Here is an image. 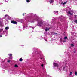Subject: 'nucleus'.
<instances>
[{
  "label": "nucleus",
  "instance_id": "f257e3e1",
  "mask_svg": "<svg viewBox=\"0 0 77 77\" xmlns=\"http://www.w3.org/2000/svg\"><path fill=\"white\" fill-rule=\"evenodd\" d=\"M53 64L54 65V67H57V68H58V67H59V64L57 63H56L54 62L53 63Z\"/></svg>",
  "mask_w": 77,
  "mask_h": 77
},
{
  "label": "nucleus",
  "instance_id": "a878e982",
  "mask_svg": "<svg viewBox=\"0 0 77 77\" xmlns=\"http://www.w3.org/2000/svg\"><path fill=\"white\" fill-rule=\"evenodd\" d=\"M56 12H57V14H58V11H56Z\"/></svg>",
  "mask_w": 77,
  "mask_h": 77
},
{
  "label": "nucleus",
  "instance_id": "ddd939ff",
  "mask_svg": "<svg viewBox=\"0 0 77 77\" xmlns=\"http://www.w3.org/2000/svg\"><path fill=\"white\" fill-rule=\"evenodd\" d=\"M68 38V37H64V39H66Z\"/></svg>",
  "mask_w": 77,
  "mask_h": 77
},
{
  "label": "nucleus",
  "instance_id": "c85d7f7f",
  "mask_svg": "<svg viewBox=\"0 0 77 77\" xmlns=\"http://www.w3.org/2000/svg\"><path fill=\"white\" fill-rule=\"evenodd\" d=\"M63 42H65V41L63 40Z\"/></svg>",
  "mask_w": 77,
  "mask_h": 77
},
{
  "label": "nucleus",
  "instance_id": "4be33fe9",
  "mask_svg": "<svg viewBox=\"0 0 77 77\" xmlns=\"http://www.w3.org/2000/svg\"><path fill=\"white\" fill-rule=\"evenodd\" d=\"M71 74H72V72H70V75H71Z\"/></svg>",
  "mask_w": 77,
  "mask_h": 77
},
{
  "label": "nucleus",
  "instance_id": "2eb2a0df",
  "mask_svg": "<svg viewBox=\"0 0 77 77\" xmlns=\"http://www.w3.org/2000/svg\"><path fill=\"white\" fill-rule=\"evenodd\" d=\"M31 23H33L34 22V20H33V21L31 20Z\"/></svg>",
  "mask_w": 77,
  "mask_h": 77
},
{
  "label": "nucleus",
  "instance_id": "f8f14e48",
  "mask_svg": "<svg viewBox=\"0 0 77 77\" xmlns=\"http://www.w3.org/2000/svg\"><path fill=\"white\" fill-rule=\"evenodd\" d=\"M66 2H64V3H63V5H65V4H66Z\"/></svg>",
  "mask_w": 77,
  "mask_h": 77
},
{
  "label": "nucleus",
  "instance_id": "7c9ffc66",
  "mask_svg": "<svg viewBox=\"0 0 77 77\" xmlns=\"http://www.w3.org/2000/svg\"><path fill=\"white\" fill-rule=\"evenodd\" d=\"M63 69H64V67H63Z\"/></svg>",
  "mask_w": 77,
  "mask_h": 77
},
{
  "label": "nucleus",
  "instance_id": "9d476101",
  "mask_svg": "<svg viewBox=\"0 0 77 77\" xmlns=\"http://www.w3.org/2000/svg\"><path fill=\"white\" fill-rule=\"evenodd\" d=\"M8 56H12V54H8Z\"/></svg>",
  "mask_w": 77,
  "mask_h": 77
},
{
  "label": "nucleus",
  "instance_id": "412c9836",
  "mask_svg": "<svg viewBox=\"0 0 77 77\" xmlns=\"http://www.w3.org/2000/svg\"><path fill=\"white\" fill-rule=\"evenodd\" d=\"M10 61H11V60H8V62H10Z\"/></svg>",
  "mask_w": 77,
  "mask_h": 77
},
{
  "label": "nucleus",
  "instance_id": "393cba45",
  "mask_svg": "<svg viewBox=\"0 0 77 77\" xmlns=\"http://www.w3.org/2000/svg\"><path fill=\"white\" fill-rule=\"evenodd\" d=\"M58 69H59V70H60V71H61V69H60V68H59Z\"/></svg>",
  "mask_w": 77,
  "mask_h": 77
},
{
  "label": "nucleus",
  "instance_id": "1a4fd4ad",
  "mask_svg": "<svg viewBox=\"0 0 77 77\" xmlns=\"http://www.w3.org/2000/svg\"><path fill=\"white\" fill-rule=\"evenodd\" d=\"M75 74L76 76H77V72H75Z\"/></svg>",
  "mask_w": 77,
  "mask_h": 77
},
{
  "label": "nucleus",
  "instance_id": "dca6fc26",
  "mask_svg": "<svg viewBox=\"0 0 77 77\" xmlns=\"http://www.w3.org/2000/svg\"><path fill=\"white\" fill-rule=\"evenodd\" d=\"M8 15L6 14V15H5V18H6V17H8Z\"/></svg>",
  "mask_w": 77,
  "mask_h": 77
},
{
  "label": "nucleus",
  "instance_id": "5701e85b",
  "mask_svg": "<svg viewBox=\"0 0 77 77\" xmlns=\"http://www.w3.org/2000/svg\"><path fill=\"white\" fill-rule=\"evenodd\" d=\"M47 28H46V29H45V31H46V32H47Z\"/></svg>",
  "mask_w": 77,
  "mask_h": 77
},
{
  "label": "nucleus",
  "instance_id": "7ed1b4c3",
  "mask_svg": "<svg viewBox=\"0 0 77 77\" xmlns=\"http://www.w3.org/2000/svg\"><path fill=\"white\" fill-rule=\"evenodd\" d=\"M68 14H69V15H73V14L71 13L70 11H68Z\"/></svg>",
  "mask_w": 77,
  "mask_h": 77
},
{
  "label": "nucleus",
  "instance_id": "423d86ee",
  "mask_svg": "<svg viewBox=\"0 0 77 77\" xmlns=\"http://www.w3.org/2000/svg\"><path fill=\"white\" fill-rule=\"evenodd\" d=\"M19 61H20V62H22V61H23V59L20 58L19 59Z\"/></svg>",
  "mask_w": 77,
  "mask_h": 77
},
{
  "label": "nucleus",
  "instance_id": "2f4dec72",
  "mask_svg": "<svg viewBox=\"0 0 77 77\" xmlns=\"http://www.w3.org/2000/svg\"><path fill=\"white\" fill-rule=\"evenodd\" d=\"M75 16H77V15H75Z\"/></svg>",
  "mask_w": 77,
  "mask_h": 77
},
{
  "label": "nucleus",
  "instance_id": "20e7f679",
  "mask_svg": "<svg viewBox=\"0 0 77 77\" xmlns=\"http://www.w3.org/2000/svg\"><path fill=\"white\" fill-rule=\"evenodd\" d=\"M39 24H41L42 25H43V24H44V22L42 21H40L39 22Z\"/></svg>",
  "mask_w": 77,
  "mask_h": 77
},
{
  "label": "nucleus",
  "instance_id": "0eeeda50",
  "mask_svg": "<svg viewBox=\"0 0 77 77\" xmlns=\"http://www.w3.org/2000/svg\"><path fill=\"white\" fill-rule=\"evenodd\" d=\"M8 29H9V27H8V26L6 27L5 28V30H8Z\"/></svg>",
  "mask_w": 77,
  "mask_h": 77
},
{
  "label": "nucleus",
  "instance_id": "f3484780",
  "mask_svg": "<svg viewBox=\"0 0 77 77\" xmlns=\"http://www.w3.org/2000/svg\"><path fill=\"white\" fill-rule=\"evenodd\" d=\"M74 23H77V20H76L75 21H74Z\"/></svg>",
  "mask_w": 77,
  "mask_h": 77
},
{
  "label": "nucleus",
  "instance_id": "f03ea898",
  "mask_svg": "<svg viewBox=\"0 0 77 77\" xmlns=\"http://www.w3.org/2000/svg\"><path fill=\"white\" fill-rule=\"evenodd\" d=\"M11 23L12 24H17L18 22L14 20H12L11 21Z\"/></svg>",
  "mask_w": 77,
  "mask_h": 77
},
{
  "label": "nucleus",
  "instance_id": "39448f33",
  "mask_svg": "<svg viewBox=\"0 0 77 77\" xmlns=\"http://www.w3.org/2000/svg\"><path fill=\"white\" fill-rule=\"evenodd\" d=\"M49 2H50V3H52L53 2V0H50Z\"/></svg>",
  "mask_w": 77,
  "mask_h": 77
},
{
  "label": "nucleus",
  "instance_id": "b1692460",
  "mask_svg": "<svg viewBox=\"0 0 77 77\" xmlns=\"http://www.w3.org/2000/svg\"><path fill=\"white\" fill-rule=\"evenodd\" d=\"M49 29H50V28H48L47 30L48 31V30H49Z\"/></svg>",
  "mask_w": 77,
  "mask_h": 77
},
{
  "label": "nucleus",
  "instance_id": "4468645a",
  "mask_svg": "<svg viewBox=\"0 0 77 77\" xmlns=\"http://www.w3.org/2000/svg\"><path fill=\"white\" fill-rule=\"evenodd\" d=\"M26 2H30V0H27Z\"/></svg>",
  "mask_w": 77,
  "mask_h": 77
},
{
  "label": "nucleus",
  "instance_id": "6e6552de",
  "mask_svg": "<svg viewBox=\"0 0 77 77\" xmlns=\"http://www.w3.org/2000/svg\"><path fill=\"white\" fill-rule=\"evenodd\" d=\"M14 67H15L16 68H18V66L17 64H15L14 66Z\"/></svg>",
  "mask_w": 77,
  "mask_h": 77
},
{
  "label": "nucleus",
  "instance_id": "bb28decb",
  "mask_svg": "<svg viewBox=\"0 0 77 77\" xmlns=\"http://www.w3.org/2000/svg\"><path fill=\"white\" fill-rule=\"evenodd\" d=\"M0 37H2V35H0Z\"/></svg>",
  "mask_w": 77,
  "mask_h": 77
},
{
  "label": "nucleus",
  "instance_id": "6ab92c4d",
  "mask_svg": "<svg viewBox=\"0 0 77 77\" xmlns=\"http://www.w3.org/2000/svg\"><path fill=\"white\" fill-rule=\"evenodd\" d=\"M41 66H42V67H44V65L43 64H42V65H41Z\"/></svg>",
  "mask_w": 77,
  "mask_h": 77
},
{
  "label": "nucleus",
  "instance_id": "a211bd4d",
  "mask_svg": "<svg viewBox=\"0 0 77 77\" xmlns=\"http://www.w3.org/2000/svg\"><path fill=\"white\" fill-rule=\"evenodd\" d=\"M60 41L61 42H62V39L60 38Z\"/></svg>",
  "mask_w": 77,
  "mask_h": 77
},
{
  "label": "nucleus",
  "instance_id": "c756f323",
  "mask_svg": "<svg viewBox=\"0 0 77 77\" xmlns=\"http://www.w3.org/2000/svg\"><path fill=\"white\" fill-rule=\"evenodd\" d=\"M23 16H24V14H23Z\"/></svg>",
  "mask_w": 77,
  "mask_h": 77
},
{
  "label": "nucleus",
  "instance_id": "9b49d317",
  "mask_svg": "<svg viewBox=\"0 0 77 77\" xmlns=\"http://www.w3.org/2000/svg\"><path fill=\"white\" fill-rule=\"evenodd\" d=\"M52 33H52H53V35H57V33H55L54 32H52V33Z\"/></svg>",
  "mask_w": 77,
  "mask_h": 77
},
{
  "label": "nucleus",
  "instance_id": "cd10ccee",
  "mask_svg": "<svg viewBox=\"0 0 77 77\" xmlns=\"http://www.w3.org/2000/svg\"><path fill=\"white\" fill-rule=\"evenodd\" d=\"M45 41H47V40H46V39H45Z\"/></svg>",
  "mask_w": 77,
  "mask_h": 77
},
{
  "label": "nucleus",
  "instance_id": "aec40b11",
  "mask_svg": "<svg viewBox=\"0 0 77 77\" xmlns=\"http://www.w3.org/2000/svg\"><path fill=\"white\" fill-rule=\"evenodd\" d=\"M71 46H74V45L73 44H71Z\"/></svg>",
  "mask_w": 77,
  "mask_h": 77
}]
</instances>
